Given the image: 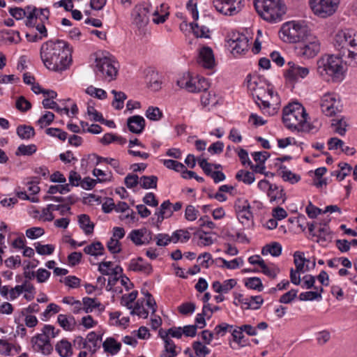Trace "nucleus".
<instances>
[{
  "mask_svg": "<svg viewBox=\"0 0 357 357\" xmlns=\"http://www.w3.org/2000/svg\"><path fill=\"white\" fill-rule=\"evenodd\" d=\"M72 52V47L67 42L50 40L41 45L40 56L47 69L54 72H62L71 64Z\"/></svg>",
  "mask_w": 357,
  "mask_h": 357,
  "instance_id": "1",
  "label": "nucleus"
},
{
  "mask_svg": "<svg viewBox=\"0 0 357 357\" xmlns=\"http://www.w3.org/2000/svg\"><path fill=\"white\" fill-rule=\"evenodd\" d=\"M248 89L256 103L264 114L273 116L278 112L279 98L272 88L264 83L257 84L255 81H248Z\"/></svg>",
  "mask_w": 357,
  "mask_h": 357,
  "instance_id": "2",
  "label": "nucleus"
},
{
  "mask_svg": "<svg viewBox=\"0 0 357 357\" xmlns=\"http://www.w3.org/2000/svg\"><path fill=\"white\" fill-rule=\"evenodd\" d=\"M333 45L341 57L349 59V64L357 65V33L355 30H338L334 36Z\"/></svg>",
  "mask_w": 357,
  "mask_h": 357,
  "instance_id": "3",
  "label": "nucleus"
},
{
  "mask_svg": "<svg viewBox=\"0 0 357 357\" xmlns=\"http://www.w3.org/2000/svg\"><path fill=\"white\" fill-rule=\"evenodd\" d=\"M341 56L325 54L317 61V72L325 80L340 82L344 78V67Z\"/></svg>",
  "mask_w": 357,
  "mask_h": 357,
  "instance_id": "4",
  "label": "nucleus"
},
{
  "mask_svg": "<svg viewBox=\"0 0 357 357\" xmlns=\"http://www.w3.org/2000/svg\"><path fill=\"white\" fill-rule=\"evenodd\" d=\"M307 116V114L303 106L296 102L288 104L283 109V123L291 131L301 132V130H305L303 123Z\"/></svg>",
  "mask_w": 357,
  "mask_h": 357,
  "instance_id": "5",
  "label": "nucleus"
},
{
  "mask_svg": "<svg viewBox=\"0 0 357 357\" xmlns=\"http://www.w3.org/2000/svg\"><path fill=\"white\" fill-rule=\"evenodd\" d=\"M254 6L257 13L270 22L280 21L287 10L282 0H255Z\"/></svg>",
  "mask_w": 357,
  "mask_h": 357,
  "instance_id": "6",
  "label": "nucleus"
},
{
  "mask_svg": "<svg viewBox=\"0 0 357 357\" xmlns=\"http://www.w3.org/2000/svg\"><path fill=\"white\" fill-rule=\"evenodd\" d=\"M280 38L285 42L301 43L310 33L305 22H288L284 24L280 31Z\"/></svg>",
  "mask_w": 357,
  "mask_h": 357,
  "instance_id": "7",
  "label": "nucleus"
},
{
  "mask_svg": "<svg viewBox=\"0 0 357 357\" xmlns=\"http://www.w3.org/2000/svg\"><path fill=\"white\" fill-rule=\"evenodd\" d=\"M95 72L99 77L109 82L113 80L117 75L116 62L109 56L96 58Z\"/></svg>",
  "mask_w": 357,
  "mask_h": 357,
  "instance_id": "8",
  "label": "nucleus"
},
{
  "mask_svg": "<svg viewBox=\"0 0 357 357\" xmlns=\"http://www.w3.org/2000/svg\"><path fill=\"white\" fill-rule=\"evenodd\" d=\"M340 0H309L310 8L314 15L325 18L334 14Z\"/></svg>",
  "mask_w": 357,
  "mask_h": 357,
  "instance_id": "9",
  "label": "nucleus"
},
{
  "mask_svg": "<svg viewBox=\"0 0 357 357\" xmlns=\"http://www.w3.org/2000/svg\"><path fill=\"white\" fill-rule=\"evenodd\" d=\"M297 50L301 55L306 58H313L320 52L321 44L315 36L310 33L301 42Z\"/></svg>",
  "mask_w": 357,
  "mask_h": 357,
  "instance_id": "10",
  "label": "nucleus"
},
{
  "mask_svg": "<svg viewBox=\"0 0 357 357\" xmlns=\"http://www.w3.org/2000/svg\"><path fill=\"white\" fill-rule=\"evenodd\" d=\"M179 87L185 89L191 93H199L207 91L209 87L208 81L204 78L183 77L177 81Z\"/></svg>",
  "mask_w": 357,
  "mask_h": 357,
  "instance_id": "11",
  "label": "nucleus"
},
{
  "mask_svg": "<svg viewBox=\"0 0 357 357\" xmlns=\"http://www.w3.org/2000/svg\"><path fill=\"white\" fill-rule=\"evenodd\" d=\"M38 8L32 6H28L24 9L21 8H10L9 13L17 20L26 17L25 24L27 26L33 27L36 23Z\"/></svg>",
  "mask_w": 357,
  "mask_h": 357,
  "instance_id": "12",
  "label": "nucleus"
},
{
  "mask_svg": "<svg viewBox=\"0 0 357 357\" xmlns=\"http://www.w3.org/2000/svg\"><path fill=\"white\" fill-rule=\"evenodd\" d=\"M229 46L232 49L231 53L234 55H241L245 54L248 50L249 40L242 33L233 32L227 40Z\"/></svg>",
  "mask_w": 357,
  "mask_h": 357,
  "instance_id": "13",
  "label": "nucleus"
},
{
  "mask_svg": "<svg viewBox=\"0 0 357 357\" xmlns=\"http://www.w3.org/2000/svg\"><path fill=\"white\" fill-rule=\"evenodd\" d=\"M242 0H213L216 10L225 15H234L242 8Z\"/></svg>",
  "mask_w": 357,
  "mask_h": 357,
  "instance_id": "14",
  "label": "nucleus"
},
{
  "mask_svg": "<svg viewBox=\"0 0 357 357\" xmlns=\"http://www.w3.org/2000/svg\"><path fill=\"white\" fill-rule=\"evenodd\" d=\"M309 73L308 68L300 66L293 61H289L284 76L288 82L295 83L298 82L299 79L306 77Z\"/></svg>",
  "mask_w": 357,
  "mask_h": 357,
  "instance_id": "15",
  "label": "nucleus"
},
{
  "mask_svg": "<svg viewBox=\"0 0 357 357\" xmlns=\"http://www.w3.org/2000/svg\"><path fill=\"white\" fill-rule=\"evenodd\" d=\"M150 8L149 6L140 4L136 6L132 11V22L139 29L147 25L149 21Z\"/></svg>",
  "mask_w": 357,
  "mask_h": 357,
  "instance_id": "16",
  "label": "nucleus"
},
{
  "mask_svg": "<svg viewBox=\"0 0 357 357\" xmlns=\"http://www.w3.org/2000/svg\"><path fill=\"white\" fill-rule=\"evenodd\" d=\"M234 207L236 217L243 225L250 227L253 225V214L248 202H237Z\"/></svg>",
  "mask_w": 357,
  "mask_h": 357,
  "instance_id": "17",
  "label": "nucleus"
},
{
  "mask_svg": "<svg viewBox=\"0 0 357 357\" xmlns=\"http://www.w3.org/2000/svg\"><path fill=\"white\" fill-rule=\"evenodd\" d=\"M33 349L36 351L41 352L43 354L48 355L53 350L49 338L45 334H38L31 339Z\"/></svg>",
  "mask_w": 357,
  "mask_h": 357,
  "instance_id": "18",
  "label": "nucleus"
},
{
  "mask_svg": "<svg viewBox=\"0 0 357 357\" xmlns=\"http://www.w3.org/2000/svg\"><path fill=\"white\" fill-rule=\"evenodd\" d=\"M336 95L332 93L324 94L321 100V109L322 112L328 116L334 115L337 110L336 107Z\"/></svg>",
  "mask_w": 357,
  "mask_h": 357,
  "instance_id": "19",
  "label": "nucleus"
},
{
  "mask_svg": "<svg viewBox=\"0 0 357 357\" xmlns=\"http://www.w3.org/2000/svg\"><path fill=\"white\" fill-rule=\"evenodd\" d=\"M197 62L205 68L211 69L215 66V58L212 49L203 47L200 49Z\"/></svg>",
  "mask_w": 357,
  "mask_h": 357,
  "instance_id": "20",
  "label": "nucleus"
},
{
  "mask_svg": "<svg viewBox=\"0 0 357 357\" xmlns=\"http://www.w3.org/2000/svg\"><path fill=\"white\" fill-rule=\"evenodd\" d=\"M39 180L38 178H34L33 180L27 183L28 186V192L29 195L27 194L26 191L24 192H17V198L22 200H29V201H38V198L35 197L34 195L39 192L40 188L38 187Z\"/></svg>",
  "mask_w": 357,
  "mask_h": 357,
  "instance_id": "21",
  "label": "nucleus"
},
{
  "mask_svg": "<svg viewBox=\"0 0 357 357\" xmlns=\"http://www.w3.org/2000/svg\"><path fill=\"white\" fill-rule=\"evenodd\" d=\"M128 130L135 134H140L144 129L145 120L139 115L130 116L127 120Z\"/></svg>",
  "mask_w": 357,
  "mask_h": 357,
  "instance_id": "22",
  "label": "nucleus"
},
{
  "mask_svg": "<svg viewBox=\"0 0 357 357\" xmlns=\"http://www.w3.org/2000/svg\"><path fill=\"white\" fill-rule=\"evenodd\" d=\"M144 259L141 257L132 259L128 266L129 270L142 272L147 275L151 274L153 271L152 266L149 263H142Z\"/></svg>",
  "mask_w": 357,
  "mask_h": 357,
  "instance_id": "23",
  "label": "nucleus"
},
{
  "mask_svg": "<svg viewBox=\"0 0 357 357\" xmlns=\"http://www.w3.org/2000/svg\"><path fill=\"white\" fill-rule=\"evenodd\" d=\"M146 233L147 230L146 229H135L130 233L129 238L136 245L149 243L152 240L151 232H149V238L145 237L142 239Z\"/></svg>",
  "mask_w": 357,
  "mask_h": 357,
  "instance_id": "24",
  "label": "nucleus"
},
{
  "mask_svg": "<svg viewBox=\"0 0 357 357\" xmlns=\"http://www.w3.org/2000/svg\"><path fill=\"white\" fill-rule=\"evenodd\" d=\"M78 223L86 235H90L93 233L95 225L91 221L90 217L88 215L81 214L78 215Z\"/></svg>",
  "mask_w": 357,
  "mask_h": 357,
  "instance_id": "25",
  "label": "nucleus"
},
{
  "mask_svg": "<svg viewBox=\"0 0 357 357\" xmlns=\"http://www.w3.org/2000/svg\"><path fill=\"white\" fill-rule=\"evenodd\" d=\"M57 321L61 327L66 331H71L75 328L76 322L74 317L66 314H59Z\"/></svg>",
  "mask_w": 357,
  "mask_h": 357,
  "instance_id": "26",
  "label": "nucleus"
},
{
  "mask_svg": "<svg viewBox=\"0 0 357 357\" xmlns=\"http://www.w3.org/2000/svg\"><path fill=\"white\" fill-rule=\"evenodd\" d=\"M279 174L284 181H289L294 184L301 180V176L288 170L286 166L280 164L279 166Z\"/></svg>",
  "mask_w": 357,
  "mask_h": 357,
  "instance_id": "27",
  "label": "nucleus"
},
{
  "mask_svg": "<svg viewBox=\"0 0 357 357\" xmlns=\"http://www.w3.org/2000/svg\"><path fill=\"white\" fill-rule=\"evenodd\" d=\"M18 137L24 140H29L35 136V130L31 126L20 125L16 130Z\"/></svg>",
  "mask_w": 357,
  "mask_h": 357,
  "instance_id": "28",
  "label": "nucleus"
},
{
  "mask_svg": "<svg viewBox=\"0 0 357 357\" xmlns=\"http://www.w3.org/2000/svg\"><path fill=\"white\" fill-rule=\"evenodd\" d=\"M84 305V312L89 313L93 311L94 308H100V310H105V306L102 305L96 298L89 297H84L82 299Z\"/></svg>",
  "mask_w": 357,
  "mask_h": 357,
  "instance_id": "29",
  "label": "nucleus"
},
{
  "mask_svg": "<svg viewBox=\"0 0 357 357\" xmlns=\"http://www.w3.org/2000/svg\"><path fill=\"white\" fill-rule=\"evenodd\" d=\"M105 351L110 353L111 354H115L118 353L120 349L121 344L117 342L113 337H108L102 344Z\"/></svg>",
  "mask_w": 357,
  "mask_h": 357,
  "instance_id": "30",
  "label": "nucleus"
},
{
  "mask_svg": "<svg viewBox=\"0 0 357 357\" xmlns=\"http://www.w3.org/2000/svg\"><path fill=\"white\" fill-rule=\"evenodd\" d=\"M86 340L87 341L88 350L92 354H95L99 348L98 342L101 340V337L98 336L95 332L89 333Z\"/></svg>",
  "mask_w": 357,
  "mask_h": 357,
  "instance_id": "31",
  "label": "nucleus"
},
{
  "mask_svg": "<svg viewBox=\"0 0 357 357\" xmlns=\"http://www.w3.org/2000/svg\"><path fill=\"white\" fill-rule=\"evenodd\" d=\"M282 253V246L278 242H273L266 245L261 250L263 255L271 254L273 257H278Z\"/></svg>",
  "mask_w": 357,
  "mask_h": 357,
  "instance_id": "32",
  "label": "nucleus"
},
{
  "mask_svg": "<svg viewBox=\"0 0 357 357\" xmlns=\"http://www.w3.org/2000/svg\"><path fill=\"white\" fill-rule=\"evenodd\" d=\"M315 291H306L300 294L299 299L301 301H313L319 298H321V293L324 291L322 287H314Z\"/></svg>",
  "mask_w": 357,
  "mask_h": 357,
  "instance_id": "33",
  "label": "nucleus"
},
{
  "mask_svg": "<svg viewBox=\"0 0 357 357\" xmlns=\"http://www.w3.org/2000/svg\"><path fill=\"white\" fill-rule=\"evenodd\" d=\"M258 187L263 190H266L268 189L269 190L268 196L271 198V201H275L278 199H282L283 201H284V199H285V197H283L282 190H280L279 196L275 195L274 190H272V186L271 185L269 182L266 180L260 181L258 183Z\"/></svg>",
  "mask_w": 357,
  "mask_h": 357,
  "instance_id": "34",
  "label": "nucleus"
},
{
  "mask_svg": "<svg viewBox=\"0 0 357 357\" xmlns=\"http://www.w3.org/2000/svg\"><path fill=\"white\" fill-rule=\"evenodd\" d=\"M103 251L104 247L102 244L99 241L92 243L84 248V252L86 255H90L92 256L101 255L103 254Z\"/></svg>",
  "mask_w": 357,
  "mask_h": 357,
  "instance_id": "35",
  "label": "nucleus"
},
{
  "mask_svg": "<svg viewBox=\"0 0 357 357\" xmlns=\"http://www.w3.org/2000/svg\"><path fill=\"white\" fill-rule=\"evenodd\" d=\"M190 27L197 38H209V29L204 25L199 26L197 23H190Z\"/></svg>",
  "mask_w": 357,
  "mask_h": 357,
  "instance_id": "36",
  "label": "nucleus"
},
{
  "mask_svg": "<svg viewBox=\"0 0 357 357\" xmlns=\"http://www.w3.org/2000/svg\"><path fill=\"white\" fill-rule=\"evenodd\" d=\"M56 350L61 357H68L72 354L71 344L67 340H61L56 345Z\"/></svg>",
  "mask_w": 357,
  "mask_h": 357,
  "instance_id": "37",
  "label": "nucleus"
},
{
  "mask_svg": "<svg viewBox=\"0 0 357 357\" xmlns=\"http://www.w3.org/2000/svg\"><path fill=\"white\" fill-rule=\"evenodd\" d=\"M158 177L155 176H143L140 178L139 183L142 188H155L157 187Z\"/></svg>",
  "mask_w": 357,
  "mask_h": 357,
  "instance_id": "38",
  "label": "nucleus"
},
{
  "mask_svg": "<svg viewBox=\"0 0 357 357\" xmlns=\"http://www.w3.org/2000/svg\"><path fill=\"white\" fill-rule=\"evenodd\" d=\"M338 167L340 169L335 171L333 175H335L339 181H342L351 173L352 167L346 162L339 163Z\"/></svg>",
  "mask_w": 357,
  "mask_h": 357,
  "instance_id": "39",
  "label": "nucleus"
},
{
  "mask_svg": "<svg viewBox=\"0 0 357 357\" xmlns=\"http://www.w3.org/2000/svg\"><path fill=\"white\" fill-rule=\"evenodd\" d=\"M42 104L44 108L54 109L60 114L64 113L68 115L69 113V109L68 107H65L63 108H61L55 101L50 100V98H45L43 100Z\"/></svg>",
  "mask_w": 357,
  "mask_h": 357,
  "instance_id": "40",
  "label": "nucleus"
},
{
  "mask_svg": "<svg viewBox=\"0 0 357 357\" xmlns=\"http://www.w3.org/2000/svg\"><path fill=\"white\" fill-rule=\"evenodd\" d=\"M162 163L167 168L173 169L177 172H181V174H183L184 171H185V166L183 163L176 160L170 159L163 160Z\"/></svg>",
  "mask_w": 357,
  "mask_h": 357,
  "instance_id": "41",
  "label": "nucleus"
},
{
  "mask_svg": "<svg viewBox=\"0 0 357 357\" xmlns=\"http://www.w3.org/2000/svg\"><path fill=\"white\" fill-rule=\"evenodd\" d=\"M112 93L114 96V100L112 102V106L116 109H121L123 107V102L127 98L125 93L112 90Z\"/></svg>",
  "mask_w": 357,
  "mask_h": 357,
  "instance_id": "42",
  "label": "nucleus"
},
{
  "mask_svg": "<svg viewBox=\"0 0 357 357\" xmlns=\"http://www.w3.org/2000/svg\"><path fill=\"white\" fill-rule=\"evenodd\" d=\"M236 178L245 184L250 185L254 182L255 175L252 172L241 169L236 173Z\"/></svg>",
  "mask_w": 357,
  "mask_h": 357,
  "instance_id": "43",
  "label": "nucleus"
},
{
  "mask_svg": "<svg viewBox=\"0 0 357 357\" xmlns=\"http://www.w3.org/2000/svg\"><path fill=\"white\" fill-rule=\"evenodd\" d=\"M37 151V147L35 144H21L18 146L15 155H31Z\"/></svg>",
  "mask_w": 357,
  "mask_h": 357,
  "instance_id": "44",
  "label": "nucleus"
},
{
  "mask_svg": "<svg viewBox=\"0 0 357 357\" xmlns=\"http://www.w3.org/2000/svg\"><path fill=\"white\" fill-rule=\"evenodd\" d=\"M294 262L296 266V272H303L304 271V266H305V262L307 261L309 262L308 259H306L303 257V253L301 252H296L294 254Z\"/></svg>",
  "mask_w": 357,
  "mask_h": 357,
  "instance_id": "45",
  "label": "nucleus"
},
{
  "mask_svg": "<svg viewBox=\"0 0 357 357\" xmlns=\"http://www.w3.org/2000/svg\"><path fill=\"white\" fill-rule=\"evenodd\" d=\"M137 291H132L130 294L123 295L121 298V304L132 310L133 308L132 303L137 298Z\"/></svg>",
  "mask_w": 357,
  "mask_h": 357,
  "instance_id": "46",
  "label": "nucleus"
},
{
  "mask_svg": "<svg viewBox=\"0 0 357 357\" xmlns=\"http://www.w3.org/2000/svg\"><path fill=\"white\" fill-rule=\"evenodd\" d=\"M245 285L246 287L249 289L257 290L259 291H261L263 289V284L260 278L257 277L248 278L246 280Z\"/></svg>",
  "mask_w": 357,
  "mask_h": 357,
  "instance_id": "47",
  "label": "nucleus"
},
{
  "mask_svg": "<svg viewBox=\"0 0 357 357\" xmlns=\"http://www.w3.org/2000/svg\"><path fill=\"white\" fill-rule=\"evenodd\" d=\"M86 93L91 96H93L100 100H104L107 98V93L102 89H97L93 86L87 87Z\"/></svg>",
  "mask_w": 357,
  "mask_h": 357,
  "instance_id": "48",
  "label": "nucleus"
},
{
  "mask_svg": "<svg viewBox=\"0 0 357 357\" xmlns=\"http://www.w3.org/2000/svg\"><path fill=\"white\" fill-rule=\"evenodd\" d=\"M35 248L37 253L41 255H51L54 250V246L53 245H41L40 243H35Z\"/></svg>",
  "mask_w": 357,
  "mask_h": 357,
  "instance_id": "49",
  "label": "nucleus"
},
{
  "mask_svg": "<svg viewBox=\"0 0 357 357\" xmlns=\"http://www.w3.org/2000/svg\"><path fill=\"white\" fill-rule=\"evenodd\" d=\"M192 349L198 357H205L210 353V350L200 342H195L192 344Z\"/></svg>",
  "mask_w": 357,
  "mask_h": 357,
  "instance_id": "50",
  "label": "nucleus"
},
{
  "mask_svg": "<svg viewBox=\"0 0 357 357\" xmlns=\"http://www.w3.org/2000/svg\"><path fill=\"white\" fill-rule=\"evenodd\" d=\"M172 238L174 242H186L190 238V234L188 230L179 229L173 233Z\"/></svg>",
  "mask_w": 357,
  "mask_h": 357,
  "instance_id": "51",
  "label": "nucleus"
},
{
  "mask_svg": "<svg viewBox=\"0 0 357 357\" xmlns=\"http://www.w3.org/2000/svg\"><path fill=\"white\" fill-rule=\"evenodd\" d=\"M45 132L47 135L57 137L61 141H65L68 137V133L60 128H50L45 130Z\"/></svg>",
  "mask_w": 357,
  "mask_h": 357,
  "instance_id": "52",
  "label": "nucleus"
},
{
  "mask_svg": "<svg viewBox=\"0 0 357 357\" xmlns=\"http://www.w3.org/2000/svg\"><path fill=\"white\" fill-rule=\"evenodd\" d=\"M171 207L172 202H162L158 213V218H161V219L163 220L164 218L170 217L173 213Z\"/></svg>",
  "mask_w": 357,
  "mask_h": 357,
  "instance_id": "53",
  "label": "nucleus"
},
{
  "mask_svg": "<svg viewBox=\"0 0 357 357\" xmlns=\"http://www.w3.org/2000/svg\"><path fill=\"white\" fill-rule=\"evenodd\" d=\"M54 114L51 112H46V113L43 115L38 121L37 124L41 128H43L52 123L54 121Z\"/></svg>",
  "mask_w": 357,
  "mask_h": 357,
  "instance_id": "54",
  "label": "nucleus"
},
{
  "mask_svg": "<svg viewBox=\"0 0 357 357\" xmlns=\"http://www.w3.org/2000/svg\"><path fill=\"white\" fill-rule=\"evenodd\" d=\"M165 351L167 355H163L162 357H176L177 356L176 345L170 338L165 342Z\"/></svg>",
  "mask_w": 357,
  "mask_h": 357,
  "instance_id": "55",
  "label": "nucleus"
},
{
  "mask_svg": "<svg viewBox=\"0 0 357 357\" xmlns=\"http://www.w3.org/2000/svg\"><path fill=\"white\" fill-rule=\"evenodd\" d=\"M146 116L152 121H158L162 116V113L157 107H149L146 112Z\"/></svg>",
  "mask_w": 357,
  "mask_h": 357,
  "instance_id": "56",
  "label": "nucleus"
},
{
  "mask_svg": "<svg viewBox=\"0 0 357 357\" xmlns=\"http://www.w3.org/2000/svg\"><path fill=\"white\" fill-rule=\"evenodd\" d=\"M201 102L204 107L210 105H214L217 102V99L214 94H211L210 92L205 91L201 96Z\"/></svg>",
  "mask_w": 357,
  "mask_h": 357,
  "instance_id": "57",
  "label": "nucleus"
},
{
  "mask_svg": "<svg viewBox=\"0 0 357 357\" xmlns=\"http://www.w3.org/2000/svg\"><path fill=\"white\" fill-rule=\"evenodd\" d=\"M195 235L198 236L199 239V244L202 245L208 246L213 243V240L211 236H208L207 233L204 231L199 230L195 233Z\"/></svg>",
  "mask_w": 357,
  "mask_h": 357,
  "instance_id": "58",
  "label": "nucleus"
},
{
  "mask_svg": "<svg viewBox=\"0 0 357 357\" xmlns=\"http://www.w3.org/2000/svg\"><path fill=\"white\" fill-rule=\"evenodd\" d=\"M16 108L23 112L29 110L31 108V102L24 96H20L16 100Z\"/></svg>",
  "mask_w": 357,
  "mask_h": 357,
  "instance_id": "59",
  "label": "nucleus"
},
{
  "mask_svg": "<svg viewBox=\"0 0 357 357\" xmlns=\"http://www.w3.org/2000/svg\"><path fill=\"white\" fill-rule=\"evenodd\" d=\"M333 121L332 126L335 127V131L342 136L344 135L347 130L346 127L347 126L346 121L342 119H334Z\"/></svg>",
  "mask_w": 357,
  "mask_h": 357,
  "instance_id": "60",
  "label": "nucleus"
},
{
  "mask_svg": "<svg viewBox=\"0 0 357 357\" xmlns=\"http://www.w3.org/2000/svg\"><path fill=\"white\" fill-rule=\"evenodd\" d=\"M131 314H137L140 317L146 319L148 317L149 312L144 307L142 304H139V301L135 304L134 307L130 312Z\"/></svg>",
  "mask_w": 357,
  "mask_h": 357,
  "instance_id": "61",
  "label": "nucleus"
},
{
  "mask_svg": "<svg viewBox=\"0 0 357 357\" xmlns=\"http://www.w3.org/2000/svg\"><path fill=\"white\" fill-rule=\"evenodd\" d=\"M121 244L118 239L111 238L107 244L109 251L112 254L119 253L121 251Z\"/></svg>",
  "mask_w": 357,
  "mask_h": 357,
  "instance_id": "62",
  "label": "nucleus"
},
{
  "mask_svg": "<svg viewBox=\"0 0 357 357\" xmlns=\"http://www.w3.org/2000/svg\"><path fill=\"white\" fill-rule=\"evenodd\" d=\"M254 160L257 165H264L266 160L269 158L270 153L267 151H257L252 154Z\"/></svg>",
  "mask_w": 357,
  "mask_h": 357,
  "instance_id": "63",
  "label": "nucleus"
},
{
  "mask_svg": "<svg viewBox=\"0 0 357 357\" xmlns=\"http://www.w3.org/2000/svg\"><path fill=\"white\" fill-rule=\"evenodd\" d=\"M45 233L44 229L42 227H31L26 231V235L29 238L35 239L41 236Z\"/></svg>",
  "mask_w": 357,
  "mask_h": 357,
  "instance_id": "64",
  "label": "nucleus"
}]
</instances>
